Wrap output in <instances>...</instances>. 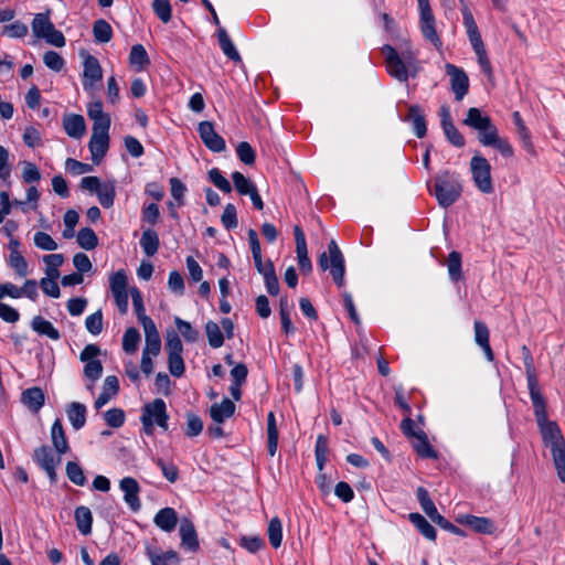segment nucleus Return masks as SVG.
Returning <instances> with one entry per match:
<instances>
[{
  "instance_id": "1",
  "label": "nucleus",
  "mask_w": 565,
  "mask_h": 565,
  "mask_svg": "<svg viewBox=\"0 0 565 565\" xmlns=\"http://www.w3.org/2000/svg\"><path fill=\"white\" fill-rule=\"evenodd\" d=\"M531 401L543 443L551 449L559 480L565 482V446L562 431L555 422L548 420L544 397L541 396Z\"/></svg>"
},
{
  "instance_id": "2",
  "label": "nucleus",
  "mask_w": 565,
  "mask_h": 565,
  "mask_svg": "<svg viewBox=\"0 0 565 565\" xmlns=\"http://www.w3.org/2000/svg\"><path fill=\"white\" fill-rule=\"evenodd\" d=\"M463 125L478 131L479 141L487 147L495 148L503 157L511 158L513 148L505 138L499 137L497 127L489 116L483 115L479 108L471 107L467 111Z\"/></svg>"
},
{
  "instance_id": "3",
  "label": "nucleus",
  "mask_w": 565,
  "mask_h": 565,
  "mask_svg": "<svg viewBox=\"0 0 565 565\" xmlns=\"http://www.w3.org/2000/svg\"><path fill=\"white\" fill-rule=\"evenodd\" d=\"M461 191L459 177L454 172L443 171L436 175L430 192L441 207H448L459 199Z\"/></svg>"
},
{
  "instance_id": "4",
  "label": "nucleus",
  "mask_w": 565,
  "mask_h": 565,
  "mask_svg": "<svg viewBox=\"0 0 565 565\" xmlns=\"http://www.w3.org/2000/svg\"><path fill=\"white\" fill-rule=\"evenodd\" d=\"M385 54L386 67L388 73L401 82H406L409 70L415 63V53L407 50L399 55L394 47L385 45L383 47Z\"/></svg>"
},
{
  "instance_id": "5",
  "label": "nucleus",
  "mask_w": 565,
  "mask_h": 565,
  "mask_svg": "<svg viewBox=\"0 0 565 565\" xmlns=\"http://www.w3.org/2000/svg\"><path fill=\"white\" fill-rule=\"evenodd\" d=\"M318 264L322 270L330 269V274L338 286L341 287L343 285L344 258L335 241L332 239L329 243L328 253L323 252L320 254Z\"/></svg>"
},
{
  "instance_id": "6",
  "label": "nucleus",
  "mask_w": 565,
  "mask_h": 565,
  "mask_svg": "<svg viewBox=\"0 0 565 565\" xmlns=\"http://www.w3.org/2000/svg\"><path fill=\"white\" fill-rule=\"evenodd\" d=\"M470 170L476 186L486 194L493 192L491 167L486 158L476 154L471 158Z\"/></svg>"
},
{
  "instance_id": "7",
  "label": "nucleus",
  "mask_w": 565,
  "mask_h": 565,
  "mask_svg": "<svg viewBox=\"0 0 565 565\" xmlns=\"http://www.w3.org/2000/svg\"><path fill=\"white\" fill-rule=\"evenodd\" d=\"M419 24L423 36L429 41L436 49H441L443 42L437 34L435 26V18L429 7V2H419Z\"/></svg>"
},
{
  "instance_id": "8",
  "label": "nucleus",
  "mask_w": 565,
  "mask_h": 565,
  "mask_svg": "<svg viewBox=\"0 0 565 565\" xmlns=\"http://www.w3.org/2000/svg\"><path fill=\"white\" fill-rule=\"evenodd\" d=\"M33 457L35 462L45 471L50 481L55 483L57 480L55 468L61 462V458H55L49 446L38 447Z\"/></svg>"
},
{
  "instance_id": "9",
  "label": "nucleus",
  "mask_w": 565,
  "mask_h": 565,
  "mask_svg": "<svg viewBox=\"0 0 565 565\" xmlns=\"http://www.w3.org/2000/svg\"><path fill=\"white\" fill-rule=\"evenodd\" d=\"M447 75L450 77L451 90L457 100H461L468 93L469 78L462 68L454 64L447 63L445 65Z\"/></svg>"
},
{
  "instance_id": "10",
  "label": "nucleus",
  "mask_w": 565,
  "mask_h": 565,
  "mask_svg": "<svg viewBox=\"0 0 565 565\" xmlns=\"http://www.w3.org/2000/svg\"><path fill=\"white\" fill-rule=\"evenodd\" d=\"M198 131L203 143L211 151L221 152L225 150V140L215 131L211 121H201Z\"/></svg>"
},
{
  "instance_id": "11",
  "label": "nucleus",
  "mask_w": 565,
  "mask_h": 565,
  "mask_svg": "<svg viewBox=\"0 0 565 565\" xmlns=\"http://www.w3.org/2000/svg\"><path fill=\"white\" fill-rule=\"evenodd\" d=\"M141 415L148 417L153 422V424L163 430L168 429L169 416L167 414V405L163 399L156 398L151 403L146 404L142 408Z\"/></svg>"
},
{
  "instance_id": "12",
  "label": "nucleus",
  "mask_w": 565,
  "mask_h": 565,
  "mask_svg": "<svg viewBox=\"0 0 565 565\" xmlns=\"http://www.w3.org/2000/svg\"><path fill=\"white\" fill-rule=\"evenodd\" d=\"M119 488L124 492V500L132 511H138L141 507L139 500L140 487L136 479L125 477L119 482Z\"/></svg>"
},
{
  "instance_id": "13",
  "label": "nucleus",
  "mask_w": 565,
  "mask_h": 565,
  "mask_svg": "<svg viewBox=\"0 0 565 565\" xmlns=\"http://www.w3.org/2000/svg\"><path fill=\"white\" fill-rule=\"evenodd\" d=\"M103 77V70L95 56L86 55L84 60L83 86L92 88Z\"/></svg>"
},
{
  "instance_id": "14",
  "label": "nucleus",
  "mask_w": 565,
  "mask_h": 565,
  "mask_svg": "<svg viewBox=\"0 0 565 565\" xmlns=\"http://www.w3.org/2000/svg\"><path fill=\"white\" fill-rule=\"evenodd\" d=\"M143 331L146 337V345L143 348V353L152 354L157 356L161 350V339L157 327L152 319H143Z\"/></svg>"
},
{
  "instance_id": "15",
  "label": "nucleus",
  "mask_w": 565,
  "mask_h": 565,
  "mask_svg": "<svg viewBox=\"0 0 565 565\" xmlns=\"http://www.w3.org/2000/svg\"><path fill=\"white\" fill-rule=\"evenodd\" d=\"M21 403L29 411L38 414L45 403V393L39 386L26 388L21 394Z\"/></svg>"
},
{
  "instance_id": "16",
  "label": "nucleus",
  "mask_w": 565,
  "mask_h": 565,
  "mask_svg": "<svg viewBox=\"0 0 565 565\" xmlns=\"http://www.w3.org/2000/svg\"><path fill=\"white\" fill-rule=\"evenodd\" d=\"M294 234H295V239H296V252H297L299 267L301 270L309 273L312 268V265L308 257L305 234L299 226L294 227Z\"/></svg>"
},
{
  "instance_id": "17",
  "label": "nucleus",
  "mask_w": 565,
  "mask_h": 565,
  "mask_svg": "<svg viewBox=\"0 0 565 565\" xmlns=\"http://www.w3.org/2000/svg\"><path fill=\"white\" fill-rule=\"evenodd\" d=\"M461 3H462L461 13H462V19H463V25L466 28V32H467V35H468L471 46L482 44L483 41L481 39V34L479 32L478 25L475 21V18H473L471 11L469 10L468 6L466 3H463L462 0H461Z\"/></svg>"
},
{
  "instance_id": "18",
  "label": "nucleus",
  "mask_w": 565,
  "mask_h": 565,
  "mask_svg": "<svg viewBox=\"0 0 565 565\" xmlns=\"http://www.w3.org/2000/svg\"><path fill=\"white\" fill-rule=\"evenodd\" d=\"M63 128L67 136L79 139L86 132L85 119L82 115H66L63 118Z\"/></svg>"
},
{
  "instance_id": "19",
  "label": "nucleus",
  "mask_w": 565,
  "mask_h": 565,
  "mask_svg": "<svg viewBox=\"0 0 565 565\" xmlns=\"http://www.w3.org/2000/svg\"><path fill=\"white\" fill-rule=\"evenodd\" d=\"M179 532L182 546L195 552L199 548V541L193 523L188 519L181 520Z\"/></svg>"
},
{
  "instance_id": "20",
  "label": "nucleus",
  "mask_w": 565,
  "mask_h": 565,
  "mask_svg": "<svg viewBox=\"0 0 565 565\" xmlns=\"http://www.w3.org/2000/svg\"><path fill=\"white\" fill-rule=\"evenodd\" d=\"M88 147L93 162L99 163L108 150L109 135L92 134Z\"/></svg>"
},
{
  "instance_id": "21",
  "label": "nucleus",
  "mask_w": 565,
  "mask_h": 565,
  "mask_svg": "<svg viewBox=\"0 0 565 565\" xmlns=\"http://www.w3.org/2000/svg\"><path fill=\"white\" fill-rule=\"evenodd\" d=\"M119 391L118 379L114 375H109L105 379L103 385V392L95 401V408L100 409L105 406Z\"/></svg>"
},
{
  "instance_id": "22",
  "label": "nucleus",
  "mask_w": 565,
  "mask_h": 565,
  "mask_svg": "<svg viewBox=\"0 0 565 565\" xmlns=\"http://www.w3.org/2000/svg\"><path fill=\"white\" fill-rule=\"evenodd\" d=\"M524 367H525V374H526V381H527V388L530 393L531 399L543 396L540 387H539V381L536 376V371L534 367L533 358L531 356H524Z\"/></svg>"
},
{
  "instance_id": "23",
  "label": "nucleus",
  "mask_w": 565,
  "mask_h": 565,
  "mask_svg": "<svg viewBox=\"0 0 565 565\" xmlns=\"http://www.w3.org/2000/svg\"><path fill=\"white\" fill-rule=\"evenodd\" d=\"M154 524L164 532H172L177 525V512L172 508H163L154 515Z\"/></svg>"
},
{
  "instance_id": "24",
  "label": "nucleus",
  "mask_w": 565,
  "mask_h": 565,
  "mask_svg": "<svg viewBox=\"0 0 565 565\" xmlns=\"http://www.w3.org/2000/svg\"><path fill=\"white\" fill-rule=\"evenodd\" d=\"M458 522L469 525L478 533L490 534L494 530L492 521L487 518L466 514L460 516Z\"/></svg>"
},
{
  "instance_id": "25",
  "label": "nucleus",
  "mask_w": 565,
  "mask_h": 565,
  "mask_svg": "<svg viewBox=\"0 0 565 565\" xmlns=\"http://www.w3.org/2000/svg\"><path fill=\"white\" fill-rule=\"evenodd\" d=\"M86 406L78 402H72L66 409L68 420L75 430L84 427L86 423Z\"/></svg>"
},
{
  "instance_id": "26",
  "label": "nucleus",
  "mask_w": 565,
  "mask_h": 565,
  "mask_svg": "<svg viewBox=\"0 0 565 565\" xmlns=\"http://www.w3.org/2000/svg\"><path fill=\"white\" fill-rule=\"evenodd\" d=\"M52 444L57 454H66L70 449L61 419H55L51 428Z\"/></svg>"
},
{
  "instance_id": "27",
  "label": "nucleus",
  "mask_w": 565,
  "mask_h": 565,
  "mask_svg": "<svg viewBox=\"0 0 565 565\" xmlns=\"http://www.w3.org/2000/svg\"><path fill=\"white\" fill-rule=\"evenodd\" d=\"M475 341L483 350L488 361L493 360V352L489 344V330L487 326L480 321H475Z\"/></svg>"
},
{
  "instance_id": "28",
  "label": "nucleus",
  "mask_w": 565,
  "mask_h": 565,
  "mask_svg": "<svg viewBox=\"0 0 565 565\" xmlns=\"http://www.w3.org/2000/svg\"><path fill=\"white\" fill-rule=\"evenodd\" d=\"M235 412V405L230 398H224L220 404H213L210 409L212 419L222 424L226 418H230Z\"/></svg>"
},
{
  "instance_id": "29",
  "label": "nucleus",
  "mask_w": 565,
  "mask_h": 565,
  "mask_svg": "<svg viewBox=\"0 0 565 565\" xmlns=\"http://www.w3.org/2000/svg\"><path fill=\"white\" fill-rule=\"evenodd\" d=\"M31 328L41 335H46L51 340L57 341L61 338L58 330L41 316L32 319Z\"/></svg>"
},
{
  "instance_id": "30",
  "label": "nucleus",
  "mask_w": 565,
  "mask_h": 565,
  "mask_svg": "<svg viewBox=\"0 0 565 565\" xmlns=\"http://www.w3.org/2000/svg\"><path fill=\"white\" fill-rule=\"evenodd\" d=\"M147 556L151 565H169L179 562L178 553L174 551L160 552L157 548L147 547Z\"/></svg>"
},
{
  "instance_id": "31",
  "label": "nucleus",
  "mask_w": 565,
  "mask_h": 565,
  "mask_svg": "<svg viewBox=\"0 0 565 565\" xmlns=\"http://www.w3.org/2000/svg\"><path fill=\"white\" fill-rule=\"evenodd\" d=\"M407 120L412 122L414 132L418 138H423L426 135V120L423 115V110L418 105L409 107Z\"/></svg>"
},
{
  "instance_id": "32",
  "label": "nucleus",
  "mask_w": 565,
  "mask_h": 565,
  "mask_svg": "<svg viewBox=\"0 0 565 565\" xmlns=\"http://www.w3.org/2000/svg\"><path fill=\"white\" fill-rule=\"evenodd\" d=\"M140 246L147 256H153L160 246L157 232L151 228L145 230L141 234Z\"/></svg>"
},
{
  "instance_id": "33",
  "label": "nucleus",
  "mask_w": 565,
  "mask_h": 565,
  "mask_svg": "<svg viewBox=\"0 0 565 565\" xmlns=\"http://www.w3.org/2000/svg\"><path fill=\"white\" fill-rule=\"evenodd\" d=\"M217 39L221 46V50L223 53L232 61L234 62H241V55L237 52L233 41L231 40L230 35L227 34L226 30L223 28H220L217 31Z\"/></svg>"
},
{
  "instance_id": "34",
  "label": "nucleus",
  "mask_w": 565,
  "mask_h": 565,
  "mask_svg": "<svg viewBox=\"0 0 565 565\" xmlns=\"http://www.w3.org/2000/svg\"><path fill=\"white\" fill-rule=\"evenodd\" d=\"M267 448L269 456L274 457L278 449V428L275 414L269 412L267 415Z\"/></svg>"
},
{
  "instance_id": "35",
  "label": "nucleus",
  "mask_w": 565,
  "mask_h": 565,
  "mask_svg": "<svg viewBox=\"0 0 565 565\" xmlns=\"http://www.w3.org/2000/svg\"><path fill=\"white\" fill-rule=\"evenodd\" d=\"M75 521L78 531L83 535H87L92 532L93 515L87 507H78L75 510Z\"/></svg>"
},
{
  "instance_id": "36",
  "label": "nucleus",
  "mask_w": 565,
  "mask_h": 565,
  "mask_svg": "<svg viewBox=\"0 0 565 565\" xmlns=\"http://www.w3.org/2000/svg\"><path fill=\"white\" fill-rule=\"evenodd\" d=\"M409 521L416 526V529L424 535L427 540L435 541L436 540V530L435 527L419 513H411Z\"/></svg>"
},
{
  "instance_id": "37",
  "label": "nucleus",
  "mask_w": 565,
  "mask_h": 565,
  "mask_svg": "<svg viewBox=\"0 0 565 565\" xmlns=\"http://www.w3.org/2000/svg\"><path fill=\"white\" fill-rule=\"evenodd\" d=\"M54 24L45 13L35 14L32 21V32L36 38L44 39V36L52 31Z\"/></svg>"
},
{
  "instance_id": "38",
  "label": "nucleus",
  "mask_w": 565,
  "mask_h": 565,
  "mask_svg": "<svg viewBox=\"0 0 565 565\" xmlns=\"http://www.w3.org/2000/svg\"><path fill=\"white\" fill-rule=\"evenodd\" d=\"M414 448L417 454L424 458H436V451L431 448L428 443L427 436L423 430H418L416 438H414Z\"/></svg>"
},
{
  "instance_id": "39",
  "label": "nucleus",
  "mask_w": 565,
  "mask_h": 565,
  "mask_svg": "<svg viewBox=\"0 0 565 565\" xmlns=\"http://www.w3.org/2000/svg\"><path fill=\"white\" fill-rule=\"evenodd\" d=\"M205 333L207 337L209 344L214 348H221L224 343V335L222 333L221 327L210 320L205 323Z\"/></svg>"
},
{
  "instance_id": "40",
  "label": "nucleus",
  "mask_w": 565,
  "mask_h": 565,
  "mask_svg": "<svg viewBox=\"0 0 565 565\" xmlns=\"http://www.w3.org/2000/svg\"><path fill=\"white\" fill-rule=\"evenodd\" d=\"M129 62L137 71H142L149 63L148 54L141 44H136L131 47L129 54Z\"/></svg>"
},
{
  "instance_id": "41",
  "label": "nucleus",
  "mask_w": 565,
  "mask_h": 565,
  "mask_svg": "<svg viewBox=\"0 0 565 565\" xmlns=\"http://www.w3.org/2000/svg\"><path fill=\"white\" fill-rule=\"evenodd\" d=\"M267 534L271 546L278 548L282 541V524L279 518L275 516L269 521Z\"/></svg>"
},
{
  "instance_id": "42",
  "label": "nucleus",
  "mask_w": 565,
  "mask_h": 565,
  "mask_svg": "<svg viewBox=\"0 0 565 565\" xmlns=\"http://www.w3.org/2000/svg\"><path fill=\"white\" fill-rule=\"evenodd\" d=\"M93 33L96 42L107 43L111 40L113 29L107 21L99 19L94 22Z\"/></svg>"
},
{
  "instance_id": "43",
  "label": "nucleus",
  "mask_w": 565,
  "mask_h": 565,
  "mask_svg": "<svg viewBox=\"0 0 565 565\" xmlns=\"http://www.w3.org/2000/svg\"><path fill=\"white\" fill-rule=\"evenodd\" d=\"M43 262L46 265V277L58 278V267L64 263V256L62 254L45 255L43 256Z\"/></svg>"
},
{
  "instance_id": "44",
  "label": "nucleus",
  "mask_w": 565,
  "mask_h": 565,
  "mask_svg": "<svg viewBox=\"0 0 565 565\" xmlns=\"http://www.w3.org/2000/svg\"><path fill=\"white\" fill-rule=\"evenodd\" d=\"M140 342V333L136 328H128L122 337V349L126 353L132 354L137 351Z\"/></svg>"
},
{
  "instance_id": "45",
  "label": "nucleus",
  "mask_w": 565,
  "mask_h": 565,
  "mask_svg": "<svg viewBox=\"0 0 565 565\" xmlns=\"http://www.w3.org/2000/svg\"><path fill=\"white\" fill-rule=\"evenodd\" d=\"M66 476L68 480L79 487L86 484V477L83 468L75 461H68L65 467Z\"/></svg>"
},
{
  "instance_id": "46",
  "label": "nucleus",
  "mask_w": 565,
  "mask_h": 565,
  "mask_svg": "<svg viewBox=\"0 0 565 565\" xmlns=\"http://www.w3.org/2000/svg\"><path fill=\"white\" fill-rule=\"evenodd\" d=\"M77 243L82 248L90 250L98 245V238L92 228L84 227L77 233Z\"/></svg>"
},
{
  "instance_id": "47",
  "label": "nucleus",
  "mask_w": 565,
  "mask_h": 565,
  "mask_svg": "<svg viewBox=\"0 0 565 565\" xmlns=\"http://www.w3.org/2000/svg\"><path fill=\"white\" fill-rule=\"evenodd\" d=\"M232 180L241 195H248L256 188L249 179L238 171L232 173Z\"/></svg>"
},
{
  "instance_id": "48",
  "label": "nucleus",
  "mask_w": 565,
  "mask_h": 565,
  "mask_svg": "<svg viewBox=\"0 0 565 565\" xmlns=\"http://www.w3.org/2000/svg\"><path fill=\"white\" fill-rule=\"evenodd\" d=\"M84 376L87 381L96 383L103 375V364L98 361H84Z\"/></svg>"
},
{
  "instance_id": "49",
  "label": "nucleus",
  "mask_w": 565,
  "mask_h": 565,
  "mask_svg": "<svg viewBox=\"0 0 565 565\" xmlns=\"http://www.w3.org/2000/svg\"><path fill=\"white\" fill-rule=\"evenodd\" d=\"M129 294L131 296L132 306H134V309H135L136 315L138 317V320L141 323V326H143V321H145L143 319H151V318L148 317L145 313V306H143L142 295H141V292L136 287H131L129 289Z\"/></svg>"
},
{
  "instance_id": "50",
  "label": "nucleus",
  "mask_w": 565,
  "mask_h": 565,
  "mask_svg": "<svg viewBox=\"0 0 565 565\" xmlns=\"http://www.w3.org/2000/svg\"><path fill=\"white\" fill-rule=\"evenodd\" d=\"M34 245L46 252H53L57 249V243L45 232H36L33 236Z\"/></svg>"
},
{
  "instance_id": "51",
  "label": "nucleus",
  "mask_w": 565,
  "mask_h": 565,
  "mask_svg": "<svg viewBox=\"0 0 565 565\" xmlns=\"http://www.w3.org/2000/svg\"><path fill=\"white\" fill-rule=\"evenodd\" d=\"M8 263L10 267L20 277H25L29 274L28 263L21 253L9 254Z\"/></svg>"
},
{
  "instance_id": "52",
  "label": "nucleus",
  "mask_w": 565,
  "mask_h": 565,
  "mask_svg": "<svg viewBox=\"0 0 565 565\" xmlns=\"http://www.w3.org/2000/svg\"><path fill=\"white\" fill-rule=\"evenodd\" d=\"M513 121L518 128V134L520 136V139L522 141V146L529 150V151H532L533 150V145L531 142V138H530V132L529 130L526 129L520 114L518 111L513 113Z\"/></svg>"
},
{
  "instance_id": "53",
  "label": "nucleus",
  "mask_w": 565,
  "mask_h": 565,
  "mask_svg": "<svg viewBox=\"0 0 565 565\" xmlns=\"http://www.w3.org/2000/svg\"><path fill=\"white\" fill-rule=\"evenodd\" d=\"M174 323L185 341L195 342L199 339V332L192 328L190 322L184 321L179 317H175Z\"/></svg>"
},
{
  "instance_id": "54",
  "label": "nucleus",
  "mask_w": 565,
  "mask_h": 565,
  "mask_svg": "<svg viewBox=\"0 0 565 565\" xmlns=\"http://www.w3.org/2000/svg\"><path fill=\"white\" fill-rule=\"evenodd\" d=\"M448 273L454 281L461 278V255L458 252H451L447 262Z\"/></svg>"
},
{
  "instance_id": "55",
  "label": "nucleus",
  "mask_w": 565,
  "mask_h": 565,
  "mask_svg": "<svg viewBox=\"0 0 565 565\" xmlns=\"http://www.w3.org/2000/svg\"><path fill=\"white\" fill-rule=\"evenodd\" d=\"M109 285L113 295L126 292L127 290V276L124 270H118L109 277Z\"/></svg>"
},
{
  "instance_id": "56",
  "label": "nucleus",
  "mask_w": 565,
  "mask_h": 565,
  "mask_svg": "<svg viewBox=\"0 0 565 565\" xmlns=\"http://www.w3.org/2000/svg\"><path fill=\"white\" fill-rule=\"evenodd\" d=\"M472 49L478 57V63H479L482 72L484 74H487V76L489 78H492V76H493L492 67H491L490 61L487 56V51H486L484 44L482 43V44L472 46Z\"/></svg>"
},
{
  "instance_id": "57",
  "label": "nucleus",
  "mask_w": 565,
  "mask_h": 565,
  "mask_svg": "<svg viewBox=\"0 0 565 565\" xmlns=\"http://www.w3.org/2000/svg\"><path fill=\"white\" fill-rule=\"evenodd\" d=\"M115 194L116 192L114 183L104 184L97 191L98 201L106 209L113 206Z\"/></svg>"
},
{
  "instance_id": "58",
  "label": "nucleus",
  "mask_w": 565,
  "mask_h": 565,
  "mask_svg": "<svg viewBox=\"0 0 565 565\" xmlns=\"http://www.w3.org/2000/svg\"><path fill=\"white\" fill-rule=\"evenodd\" d=\"M168 356L182 355L183 344L175 332H169L166 341Z\"/></svg>"
},
{
  "instance_id": "59",
  "label": "nucleus",
  "mask_w": 565,
  "mask_h": 565,
  "mask_svg": "<svg viewBox=\"0 0 565 565\" xmlns=\"http://www.w3.org/2000/svg\"><path fill=\"white\" fill-rule=\"evenodd\" d=\"M152 9L163 23L171 20V6L169 0H153Z\"/></svg>"
},
{
  "instance_id": "60",
  "label": "nucleus",
  "mask_w": 565,
  "mask_h": 565,
  "mask_svg": "<svg viewBox=\"0 0 565 565\" xmlns=\"http://www.w3.org/2000/svg\"><path fill=\"white\" fill-rule=\"evenodd\" d=\"M85 327L89 333L93 335H97L103 330V315L102 311L98 310L92 315H89L85 320Z\"/></svg>"
},
{
  "instance_id": "61",
  "label": "nucleus",
  "mask_w": 565,
  "mask_h": 565,
  "mask_svg": "<svg viewBox=\"0 0 565 565\" xmlns=\"http://www.w3.org/2000/svg\"><path fill=\"white\" fill-rule=\"evenodd\" d=\"M221 222L226 230H232L237 226L236 207L234 204L228 203L225 205Z\"/></svg>"
},
{
  "instance_id": "62",
  "label": "nucleus",
  "mask_w": 565,
  "mask_h": 565,
  "mask_svg": "<svg viewBox=\"0 0 565 565\" xmlns=\"http://www.w3.org/2000/svg\"><path fill=\"white\" fill-rule=\"evenodd\" d=\"M236 153L239 160L247 166H252L255 162V151L246 141H242L237 145Z\"/></svg>"
},
{
  "instance_id": "63",
  "label": "nucleus",
  "mask_w": 565,
  "mask_h": 565,
  "mask_svg": "<svg viewBox=\"0 0 565 565\" xmlns=\"http://www.w3.org/2000/svg\"><path fill=\"white\" fill-rule=\"evenodd\" d=\"M210 181L221 191L225 193H230L232 191V185L226 178H224L221 171L216 168H213L209 171Z\"/></svg>"
},
{
  "instance_id": "64",
  "label": "nucleus",
  "mask_w": 565,
  "mask_h": 565,
  "mask_svg": "<svg viewBox=\"0 0 565 565\" xmlns=\"http://www.w3.org/2000/svg\"><path fill=\"white\" fill-rule=\"evenodd\" d=\"M106 424L110 427L117 428L122 426L125 422V412L121 408H111L104 414Z\"/></svg>"
}]
</instances>
